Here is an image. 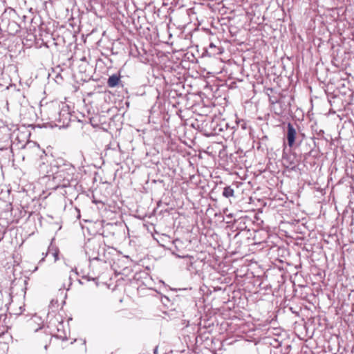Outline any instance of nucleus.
Returning <instances> with one entry per match:
<instances>
[{
  "label": "nucleus",
  "mask_w": 354,
  "mask_h": 354,
  "mask_svg": "<svg viewBox=\"0 0 354 354\" xmlns=\"http://www.w3.org/2000/svg\"><path fill=\"white\" fill-rule=\"evenodd\" d=\"M43 25H44V24H42L41 25V26H40V30H41H41H43V28H43Z\"/></svg>",
  "instance_id": "f3484780"
},
{
  "label": "nucleus",
  "mask_w": 354,
  "mask_h": 354,
  "mask_svg": "<svg viewBox=\"0 0 354 354\" xmlns=\"http://www.w3.org/2000/svg\"><path fill=\"white\" fill-rule=\"evenodd\" d=\"M225 150V146L221 142H211L204 151L208 155H221Z\"/></svg>",
  "instance_id": "7ed1b4c3"
},
{
  "label": "nucleus",
  "mask_w": 354,
  "mask_h": 354,
  "mask_svg": "<svg viewBox=\"0 0 354 354\" xmlns=\"http://www.w3.org/2000/svg\"><path fill=\"white\" fill-rule=\"evenodd\" d=\"M222 194L225 198L233 197L234 196V190L231 186H227L224 187Z\"/></svg>",
  "instance_id": "9d476101"
},
{
  "label": "nucleus",
  "mask_w": 354,
  "mask_h": 354,
  "mask_svg": "<svg viewBox=\"0 0 354 354\" xmlns=\"http://www.w3.org/2000/svg\"><path fill=\"white\" fill-rule=\"evenodd\" d=\"M116 165H120L121 163L120 162H115Z\"/></svg>",
  "instance_id": "4be33fe9"
},
{
  "label": "nucleus",
  "mask_w": 354,
  "mask_h": 354,
  "mask_svg": "<svg viewBox=\"0 0 354 354\" xmlns=\"http://www.w3.org/2000/svg\"><path fill=\"white\" fill-rule=\"evenodd\" d=\"M81 277H82V279H86L88 281H96V280H97V278H96V277H91L88 276V275L83 274V275H81Z\"/></svg>",
  "instance_id": "f8f14e48"
},
{
  "label": "nucleus",
  "mask_w": 354,
  "mask_h": 354,
  "mask_svg": "<svg viewBox=\"0 0 354 354\" xmlns=\"http://www.w3.org/2000/svg\"><path fill=\"white\" fill-rule=\"evenodd\" d=\"M76 274H78V275H80V272L77 271V269H76Z\"/></svg>",
  "instance_id": "aec40b11"
},
{
  "label": "nucleus",
  "mask_w": 354,
  "mask_h": 354,
  "mask_svg": "<svg viewBox=\"0 0 354 354\" xmlns=\"http://www.w3.org/2000/svg\"><path fill=\"white\" fill-rule=\"evenodd\" d=\"M58 254H59V251L57 249H55L54 250V252H53V253H52L53 256L55 257V261L59 259Z\"/></svg>",
  "instance_id": "ddd939ff"
},
{
  "label": "nucleus",
  "mask_w": 354,
  "mask_h": 354,
  "mask_svg": "<svg viewBox=\"0 0 354 354\" xmlns=\"http://www.w3.org/2000/svg\"><path fill=\"white\" fill-rule=\"evenodd\" d=\"M297 131L291 123L287 126V141L290 147H292L295 142Z\"/></svg>",
  "instance_id": "423d86ee"
},
{
  "label": "nucleus",
  "mask_w": 354,
  "mask_h": 354,
  "mask_svg": "<svg viewBox=\"0 0 354 354\" xmlns=\"http://www.w3.org/2000/svg\"><path fill=\"white\" fill-rule=\"evenodd\" d=\"M176 95H177V92L176 91H171L168 95L169 104H171L174 108L177 106V100L176 99Z\"/></svg>",
  "instance_id": "1a4fd4ad"
},
{
  "label": "nucleus",
  "mask_w": 354,
  "mask_h": 354,
  "mask_svg": "<svg viewBox=\"0 0 354 354\" xmlns=\"http://www.w3.org/2000/svg\"><path fill=\"white\" fill-rule=\"evenodd\" d=\"M176 66H175V64H174L173 66H171L170 67L171 71H173V70H174V71H176V68H175V67H176Z\"/></svg>",
  "instance_id": "4468645a"
},
{
  "label": "nucleus",
  "mask_w": 354,
  "mask_h": 354,
  "mask_svg": "<svg viewBox=\"0 0 354 354\" xmlns=\"http://www.w3.org/2000/svg\"><path fill=\"white\" fill-rule=\"evenodd\" d=\"M44 261V257H43L41 260H40V262L41 261Z\"/></svg>",
  "instance_id": "412c9836"
},
{
  "label": "nucleus",
  "mask_w": 354,
  "mask_h": 354,
  "mask_svg": "<svg viewBox=\"0 0 354 354\" xmlns=\"http://www.w3.org/2000/svg\"><path fill=\"white\" fill-rule=\"evenodd\" d=\"M3 150H5L6 152H7V151H11V149H8V148H6L5 149H3V148H0V151H3Z\"/></svg>",
  "instance_id": "2eb2a0df"
},
{
  "label": "nucleus",
  "mask_w": 354,
  "mask_h": 354,
  "mask_svg": "<svg viewBox=\"0 0 354 354\" xmlns=\"http://www.w3.org/2000/svg\"><path fill=\"white\" fill-rule=\"evenodd\" d=\"M32 322H30L29 324L32 325Z\"/></svg>",
  "instance_id": "5701e85b"
},
{
  "label": "nucleus",
  "mask_w": 354,
  "mask_h": 354,
  "mask_svg": "<svg viewBox=\"0 0 354 354\" xmlns=\"http://www.w3.org/2000/svg\"><path fill=\"white\" fill-rule=\"evenodd\" d=\"M48 156H40L38 160V168L40 171L42 172L45 175H54V173L56 171L55 169H49V160H48Z\"/></svg>",
  "instance_id": "20e7f679"
},
{
  "label": "nucleus",
  "mask_w": 354,
  "mask_h": 354,
  "mask_svg": "<svg viewBox=\"0 0 354 354\" xmlns=\"http://www.w3.org/2000/svg\"><path fill=\"white\" fill-rule=\"evenodd\" d=\"M64 176V174H63ZM57 181H59V185L57 187H66L70 185V179L66 178L64 176H62V178L59 179H56Z\"/></svg>",
  "instance_id": "9b49d317"
},
{
  "label": "nucleus",
  "mask_w": 354,
  "mask_h": 354,
  "mask_svg": "<svg viewBox=\"0 0 354 354\" xmlns=\"http://www.w3.org/2000/svg\"><path fill=\"white\" fill-rule=\"evenodd\" d=\"M290 156H283V161H284L285 160H288V158H290Z\"/></svg>",
  "instance_id": "dca6fc26"
},
{
  "label": "nucleus",
  "mask_w": 354,
  "mask_h": 354,
  "mask_svg": "<svg viewBox=\"0 0 354 354\" xmlns=\"http://www.w3.org/2000/svg\"><path fill=\"white\" fill-rule=\"evenodd\" d=\"M85 252L88 255L89 261L97 260L104 261L100 257V252H104V247L96 239H89L85 244Z\"/></svg>",
  "instance_id": "f257e3e1"
},
{
  "label": "nucleus",
  "mask_w": 354,
  "mask_h": 354,
  "mask_svg": "<svg viewBox=\"0 0 354 354\" xmlns=\"http://www.w3.org/2000/svg\"><path fill=\"white\" fill-rule=\"evenodd\" d=\"M120 74H113L110 75L107 80V86L109 88H115L118 86L123 87L122 82L120 80Z\"/></svg>",
  "instance_id": "0eeeda50"
},
{
  "label": "nucleus",
  "mask_w": 354,
  "mask_h": 354,
  "mask_svg": "<svg viewBox=\"0 0 354 354\" xmlns=\"http://www.w3.org/2000/svg\"><path fill=\"white\" fill-rule=\"evenodd\" d=\"M49 169H55L56 171L54 173L55 175L54 176V179H59L63 176L64 171L63 170H59L60 166L59 163L63 162V160L61 157H58L57 159H53L52 161H49Z\"/></svg>",
  "instance_id": "39448f33"
},
{
  "label": "nucleus",
  "mask_w": 354,
  "mask_h": 354,
  "mask_svg": "<svg viewBox=\"0 0 354 354\" xmlns=\"http://www.w3.org/2000/svg\"><path fill=\"white\" fill-rule=\"evenodd\" d=\"M77 71L79 77L83 82H88L93 77V67L87 62L80 64Z\"/></svg>",
  "instance_id": "f03ea898"
},
{
  "label": "nucleus",
  "mask_w": 354,
  "mask_h": 354,
  "mask_svg": "<svg viewBox=\"0 0 354 354\" xmlns=\"http://www.w3.org/2000/svg\"><path fill=\"white\" fill-rule=\"evenodd\" d=\"M157 349H158L157 347L154 349V354H156Z\"/></svg>",
  "instance_id": "a211bd4d"
},
{
  "label": "nucleus",
  "mask_w": 354,
  "mask_h": 354,
  "mask_svg": "<svg viewBox=\"0 0 354 354\" xmlns=\"http://www.w3.org/2000/svg\"><path fill=\"white\" fill-rule=\"evenodd\" d=\"M44 327L40 326L35 330V332H40L41 338L44 339V342L45 343L44 348L47 349L49 342L51 339V337L48 333H47L46 331L43 332Z\"/></svg>",
  "instance_id": "6e6552de"
},
{
  "label": "nucleus",
  "mask_w": 354,
  "mask_h": 354,
  "mask_svg": "<svg viewBox=\"0 0 354 354\" xmlns=\"http://www.w3.org/2000/svg\"><path fill=\"white\" fill-rule=\"evenodd\" d=\"M120 168H121L122 169H124V165H121Z\"/></svg>",
  "instance_id": "6ab92c4d"
}]
</instances>
